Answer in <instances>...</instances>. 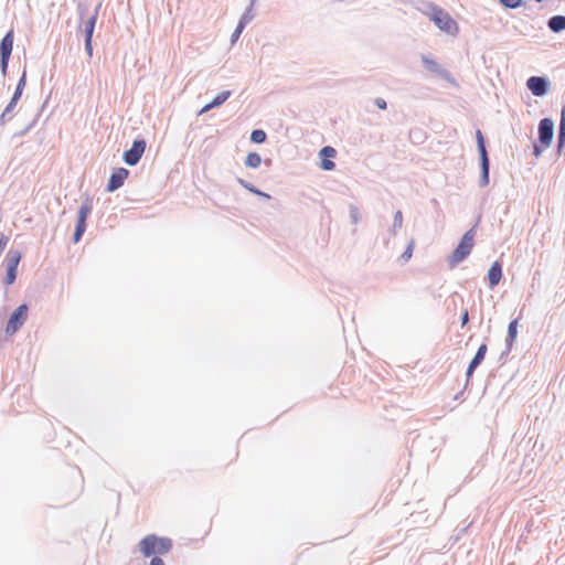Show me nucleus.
Returning <instances> with one entry per match:
<instances>
[{
	"label": "nucleus",
	"mask_w": 565,
	"mask_h": 565,
	"mask_svg": "<svg viewBox=\"0 0 565 565\" xmlns=\"http://www.w3.org/2000/svg\"><path fill=\"white\" fill-rule=\"evenodd\" d=\"M260 162H262V158L256 152L248 153L246 157V160H245V164L249 168H257L260 166Z\"/></svg>",
	"instance_id": "obj_22"
},
{
	"label": "nucleus",
	"mask_w": 565,
	"mask_h": 565,
	"mask_svg": "<svg viewBox=\"0 0 565 565\" xmlns=\"http://www.w3.org/2000/svg\"><path fill=\"white\" fill-rule=\"evenodd\" d=\"M9 242V238L7 236H1L0 238V254L4 250Z\"/></svg>",
	"instance_id": "obj_28"
},
{
	"label": "nucleus",
	"mask_w": 565,
	"mask_h": 565,
	"mask_svg": "<svg viewBox=\"0 0 565 565\" xmlns=\"http://www.w3.org/2000/svg\"><path fill=\"white\" fill-rule=\"evenodd\" d=\"M518 323H519L518 319H514L509 323L508 338H507V341L509 344H512L518 335Z\"/></svg>",
	"instance_id": "obj_21"
},
{
	"label": "nucleus",
	"mask_w": 565,
	"mask_h": 565,
	"mask_svg": "<svg viewBox=\"0 0 565 565\" xmlns=\"http://www.w3.org/2000/svg\"><path fill=\"white\" fill-rule=\"evenodd\" d=\"M428 15L430 20L447 34L457 35L459 32L457 22L441 8L433 7Z\"/></svg>",
	"instance_id": "obj_2"
},
{
	"label": "nucleus",
	"mask_w": 565,
	"mask_h": 565,
	"mask_svg": "<svg viewBox=\"0 0 565 565\" xmlns=\"http://www.w3.org/2000/svg\"><path fill=\"white\" fill-rule=\"evenodd\" d=\"M22 258V254L17 249H10L6 256L7 274L4 277V284L7 286L12 285L17 278L18 265Z\"/></svg>",
	"instance_id": "obj_4"
},
{
	"label": "nucleus",
	"mask_w": 565,
	"mask_h": 565,
	"mask_svg": "<svg viewBox=\"0 0 565 565\" xmlns=\"http://www.w3.org/2000/svg\"><path fill=\"white\" fill-rule=\"evenodd\" d=\"M250 190H252L254 193H256V194L263 195V196H265V198H269V195H268V194L262 193V192H260V191H258V190H254V189H250Z\"/></svg>",
	"instance_id": "obj_34"
},
{
	"label": "nucleus",
	"mask_w": 565,
	"mask_h": 565,
	"mask_svg": "<svg viewBox=\"0 0 565 565\" xmlns=\"http://www.w3.org/2000/svg\"><path fill=\"white\" fill-rule=\"evenodd\" d=\"M548 26L554 32H561L565 30V17L554 15L548 21Z\"/></svg>",
	"instance_id": "obj_20"
},
{
	"label": "nucleus",
	"mask_w": 565,
	"mask_h": 565,
	"mask_svg": "<svg viewBox=\"0 0 565 565\" xmlns=\"http://www.w3.org/2000/svg\"><path fill=\"white\" fill-rule=\"evenodd\" d=\"M486 353H487V345L481 344L479 347L475 358L472 359V361L470 362V364L468 366V370H467L468 377L472 375L475 369L483 361Z\"/></svg>",
	"instance_id": "obj_16"
},
{
	"label": "nucleus",
	"mask_w": 565,
	"mask_h": 565,
	"mask_svg": "<svg viewBox=\"0 0 565 565\" xmlns=\"http://www.w3.org/2000/svg\"><path fill=\"white\" fill-rule=\"evenodd\" d=\"M468 321H469V315H468V311L465 310L461 316V326L462 327L466 326L468 323Z\"/></svg>",
	"instance_id": "obj_30"
},
{
	"label": "nucleus",
	"mask_w": 565,
	"mask_h": 565,
	"mask_svg": "<svg viewBox=\"0 0 565 565\" xmlns=\"http://www.w3.org/2000/svg\"><path fill=\"white\" fill-rule=\"evenodd\" d=\"M150 565H166L164 562L159 557H153L150 562Z\"/></svg>",
	"instance_id": "obj_31"
},
{
	"label": "nucleus",
	"mask_w": 565,
	"mask_h": 565,
	"mask_svg": "<svg viewBox=\"0 0 565 565\" xmlns=\"http://www.w3.org/2000/svg\"><path fill=\"white\" fill-rule=\"evenodd\" d=\"M231 93L228 90L221 92L210 104H206L201 113H205L214 107H217L225 103L227 98L230 97Z\"/></svg>",
	"instance_id": "obj_18"
},
{
	"label": "nucleus",
	"mask_w": 565,
	"mask_h": 565,
	"mask_svg": "<svg viewBox=\"0 0 565 565\" xmlns=\"http://www.w3.org/2000/svg\"><path fill=\"white\" fill-rule=\"evenodd\" d=\"M521 1L522 0H500V2L507 7V8H511V9H514V8H518L520 4H521Z\"/></svg>",
	"instance_id": "obj_25"
},
{
	"label": "nucleus",
	"mask_w": 565,
	"mask_h": 565,
	"mask_svg": "<svg viewBox=\"0 0 565 565\" xmlns=\"http://www.w3.org/2000/svg\"><path fill=\"white\" fill-rule=\"evenodd\" d=\"M92 212V204L89 201L83 203L78 211L77 224L74 233V242L77 243L86 230V220Z\"/></svg>",
	"instance_id": "obj_7"
},
{
	"label": "nucleus",
	"mask_w": 565,
	"mask_h": 565,
	"mask_svg": "<svg viewBox=\"0 0 565 565\" xmlns=\"http://www.w3.org/2000/svg\"><path fill=\"white\" fill-rule=\"evenodd\" d=\"M129 175V171L125 168H118L116 169L108 181L107 184V191L114 192L115 190L119 189L126 181V179Z\"/></svg>",
	"instance_id": "obj_10"
},
{
	"label": "nucleus",
	"mask_w": 565,
	"mask_h": 565,
	"mask_svg": "<svg viewBox=\"0 0 565 565\" xmlns=\"http://www.w3.org/2000/svg\"><path fill=\"white\" fill-rule=\"evenodd\" d=\"M244 26H245L244 22L241 21L232 34V42H235L239 38L242 31L244 30Z\"/></svg>",
	"instance_id": "obj_26"
},
{
	"label": "nucleus",
	"mask_w": 565,
	"mask_h": 565,
	"mask_svg": "<svg viewBox=\"0 0 565 565\" xmlns=\"http://www.w3.org/2000/svg\"><path fill=\"white\" fill-rule=\"evenodd\" d=\"M24 87H25V74H23L22 77L20 78L17 89H15L9 105L6 107L4 114L10 113L13 109V107L17 105L18 100L20 99Z\"/></svg>",
	"instance_id": "obj_17"
},
{
	"label": "nucleus",
	"mask_w": 565,
	"mask_h": 565,
	"mask_svg": "<svg viewBox=\"0 0 565 565\" xmlns=\"http://www.w3.org/2000/svg\"><path fill=\"white\" fill-rule=\"evenodd\" d=\"M527 88L535 96H543L547 90L546 81L540 76H532L526 82Z\"/></svg>",
	"instance_id": "obj_13"
},
{
	"label": "nucleus",
	"mask_w": 565,
	"mask_h": 565,
	"mask_svg": "<svg viewBox=\"0 0 565 565\" xmlns=\"http://www.w3.org/2000/svg\"><path fill=\"white\" fill-rule=\"evenodd\" d=\"M375 105L382 110L386 109L387 107L386 102L383 98L375 99Z\"/></svg>",
	"instance_id": "obj_29"
},
{
	"label": "nucleus",
	"mask_w": 565,
	"mask_h": 565,
	"mask_svg": "<svg viewBox=\"0 0 565 565\" xmlns=\"http://www.w3.org/2000/svg\"><path fill=\"white\" fill-rule=\"evenodd\" d=\"M476 138H477L478 149H479L480 157H481V167H482L483 178L486 181H488L489 159H488V154H487V150H486V146H484V139H483L482 132L480 130H477Z\"/></svg>",
	"instance_id": "obj_12"
},
{
	"label": "nucleus",
	"mask_w": 565,
	"mask_h": 565,
	"mask_svg": "<svg viewBox=\"0 0 565 565\" xmlns=\"http://www.w3.org/2000/svg\"><path fill=\"white\" fill-rule=\"evenodd\" d=\"M146 150V141L145 140H136L132 143V147L125 151L124 160L129 166H135L138 163L140 158L142 157Z\"/></svg>",
	"instance_id": "obj_8"
},
{
	"label": "nucleus",
	"mask_w": 565,
	"mask_h": 565,
	"mask_svg": "<svg viewBox=\"0 0 565 565\" xmlns=\"http://www.w3.org/2000/svg\"><path fill=\"white\" fill-rule=\"evenodd\" d=\"M28 318V306L21 305L17 308V310L11 315L10 319L8 320L7 327H6V333L7 334H14L25 322Z\"/></svg>",
	"instance_id": "obj_6"
},
{
	"label": "nucleus",
	"mask_w": 565,
	"mask_h": 565,
	"mask_svg": "<svg viewBox=\"0 0 565 565\" xmlns=\"http://www.w3.org/2000/svg\"><path fill=\"white\" fill-rule=\"evenodd\" d=\"M139 547L141 553L147 557L151 556L152 554L163 555L171 551L172 541L168 537L148 535L140 541Z\"/></svg>",
	"instance_id": "obj_1"
},
{
	"label": "nucleus",
	"mask_w": 565,
	"mask_h": 565,
	"mask_svg": "<svg viewBox=\"0 0 565 565\" xmlns=\"http://www.w3.org/2000/svg\"><path fill=\"white\" fill-rule=\"evenodd\" d=\"M250 140L255 143H262L266 140V132L262 129H255L252 131Z\"/></svg>",
	"instance_id": "obj_23"
},
{
	"label": "nucleus",
	"mask_w": 565,
	"mask_h": 565,
	"mask_svg": "<svg viewBox=\"0 0 565 565\" xmlns=\"http://www.w3.org/2000/svg\"><path fill=\"white\" fill-rule=\"evenodd\" d=\"M413 250H414V241H411L409 244L407 245V248L403 253L402 258L405 262L409 260L413 256Z\"/></svg>",
	"instance_id": "obj_24"
},
{
	"label": "nucleus",
	"mask_w": 565,
	"mask_h": 565,
	"mask_svg": "<svg viewBox=\"0 0 565 565\" xmlns=\"http://www.w3.org/2000/svg\"><path fill=\"white\" fill-rule=\"evenodd\" d=\"M558 142L559 147H562L565 143V126H559Z\"/></svg>",
	"instance_id": "obj_27"
},
{
	"label": "nucleus",
	"mask_w": 565,
	"mask_h": 565,
	"mask_svg": "<svg viewBox=\"0 0 565 565\" xmlns=\"http://www.w3.org/2000/svg\"><path fill=\"white\" fill-rule=\"evenodd\" d=\"M97 14H94L85 24V47L89 56L93 54L92 38Z\"/></svg>",
	"instance_id": "obj_14"
},
{
	"label": "nucleus",
	"mask_w": 565,
	"mask_h": 565,
	"mask_svg": "<svg viewBox=\"0 0 565 565\" xmlns=\"http://www.w3.org/2000/svg\"><path fill=\"white\" fill-rule=\"evenodd\" d=\"M422 61L427 71L435 73V74H443V71H444L443 67L433 57L423 56Z\"/></svg>",
	"instance_id": "obj_19"
},
{
	"label": "nucleus",
	"mask_w": 565,
	"mask_h": 565,
	"mask_svg": "<svg viewBox=\"0 0 565 565\" xmlns=\"http://www.w3.org/2000/svg\"><path fill=\"white\" fill-rule=\"evenodd\" d=\"M502 278V267L499 262H494L489 271H488V280L491 288L495 287Z\"/></svg>",
	"instance_id": "obj_15"
},
{
	"label": "nucleus",
	"mask_w": 565,
	"mask_h": 565,
	"mask_svg": "<svg viewBox=\"0 0 565 565\" xmlns=\"http://www.w3.org/2000/svg\"><path fill=\"white\" fill-rule=\"evenodd\" d=\"M540 152H541L540 148L537 146H535V153L540 154Z\"/></svg>",
	"instance_id": "obj_35"
},
{
	"label": "nucleus",
	"mask_w": 565,
	"mask_h": 565,
	"mask_svg": "<svg viewBox=\"0 0 565 565\" xmlns=\"http://www.w3.org/2000/svg\"><path fill=\"white\" fill-rule=\"evenodd\" d=\"M553 129H554V124L551 119L544 118L540 121V125H539L540 142L544 149L551 145V141L553 138Z\"/></svg>",
	"instance_id": "obj_9"
},
{
	"label": "nucleus",
	"mask_w": 565,
	"mask_h": 565,
	"mask_svg": "<svg viewBox=\"0 0 565 565\" xmlns=\"http://www.w3.org/2000/svg\"><path fill=\"white\" fill-rule=\"evenodd\" d=\"M395 220L396 222H398V224L402 223V212L401 211H397L396 214H395Z\"/></svg>",
	"instance_id": "obj_33"
},
{
	"label": "nucleus",
	"mask_w": 565,
	"mask_h": 565,
	"mask_svg": "<svg viewBox=\"0 0 565 565\" xmlns=\"http://www.w3.org/2000/svg\"><path fill=\"white\" fill-rule=\"evenodd\" d=\"M321 163L320 167L324 171H331L335 168V163L331 160L337 156V150L333 147L326 146L319 152Z\"/></svg>",
	"instance_id": "obj_11"
},
{
	"label": "nucleus",
	"mask_w": 565,
	"mask_h": 565,
	"mask_svg": "<svg viewBox=\"0 0 565 565\" xmlns=\"http://www.w3.org/2000/svg\"><path fill=\"white\" fill-rule=\"evenodd\" d=\"M475 245V231L470 230L465 233L459 245L449 256L448 263L450 267H455L457 264L462 262L472 250Z\"/></svg>",
	"instance_id": "obj_3"
},
{
	"label": "nucleus",
	"mask_w": 565,
	"mask_h": 565,
	"mask_svg": "<svg viewBox=\"0 0 565 565\" xmlns=\"http://www.w3.org/2000/svg\"><path fill=\"white\" fill-rule=\"evenodd\" d=\"M13 40L14 33L13 30H10L0 42V66L3 75H6L8 70L9 58L13 49Z\"/></svg>",
	"instance_id": "obj_5"
},
{
	"label": "nucleus",
	"mask_w": 565,
	"mask_h": 565,
	"mask_svg": "<svg viewBox=\"0 0 565 565\" xmlns=\"http://www.w3.org/2000/svg\"><path fill=\"white\" fill-rule=\"evenodd\" d=\"M559 126H565V105L562 108Z\"/></svg>",
	"instance_id": "obj_32"
}]
</instances>
